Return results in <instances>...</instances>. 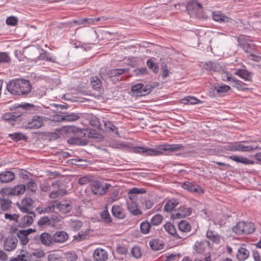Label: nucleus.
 Returning a JSON list of instances; mask_svg holds the SVG:
<instances>
[{
  "label": "nucleus",
  "instance_id": "09e8293b",
  "mask_svg": "<svg viewBox=\"0 0 261 261\" xmlns=\"http://www.w3.org/2000/svg\"><path fill=\"white\" fill-rule=\"evenodd\" d=\"M96 21V18H85L80 19L79 20H74V22L78 24H94Z\"/></svg>",
  "mask_w": 261,
  "mask_h": 261
},
{
  "label": "nucleus",
  "instance_id": "e433bc0d",
  "mask_svg": "<svg viewBox=\"0 0 261 261\" xmlns=\"http://www.w3.org/2000/svg\"><path fill=\"white\" fill-rule=\"evenodd\" d=\"M105 130L107 132L111 133H115L116 134H118V129L117 127L114 125L112 122L109 121H107L104 123Z\"/></svg>",
  "mask_w": 261,
  "mask_h": 261
},
{
  "label": "nucleus",
  "instance_id": "5701e85b",
  "mask_svg": "<svg viewBox=\"0 0 261 261\" xmlns=\"http://www.w3.org/2000/svg\"><path fill=\"white\" fill-rule=\"evenodd\" d=\"M228 158L238 163H242L244 165H252L254 164V161L240 155H230Z\"/></svg>",
  "mask_w": 261,
  "mask_h": 261
},
{
  "label": "nucleus",
  "instance_id": "cd10ccee",
  "mask_svg": "<svg viewBox=\"0 0 261 261\" xmlns=\"http://www.w3.org/2000/svg\"><path fill=\"white\" fill-rule=\"evenodd\" d=\"M179 203L178 200L175 198H172L168 200L165 206L164 211L167 212L172 211Z\"/></svg>",
  "mask_w": 261,
  "mask_h": 261
},
{
  "label": "nucleus",
  "instance_id": "49530a36",
  "mask_svg": "<svg viewBox=\"0 0 261 261\" xmlns=\"http://www.w3.org/2000/svg\"><path fill=\"white\" fill-rule=\"evenodd\" d=\"M19 107L23 109L24 110L29 111L30 113H33L39 109V107H35L34 105L28 103L21 105Z\"/></svg>",
  "mask_w": 261,
  "mask_h": 261
},
{
  "label": "nucleus",
  "instance_id": "338daca9",
  "mask_svg": "<svg viewBox=\"0 0 261 261\" xmlns=\"http://www.w3.org/2000/svg\"><path fill=\"white\" fill-rule=\"evenodd\" d=\"M71 226L72 228L74 230H79L81 229V228L83 226V223L80 220H75L72 222L71 224Z\"/></svg>",
  "mask_w": 261,
  "mask_h": 261
},
{
  "label": "nucleus",
  "instance_id": "c756f323",
  "mask_svg": "<svg viewBox=\"0 0 261 261\" xmlns=\"http://www.w3.org/2000/svg\"><path fill=\"white\" fill-rule=\"evenodd\" d=\"M178 228L182 232H189L192 229L191 224L186 220H182L178 223Z\"/></svg>",
  "mask_w": 261,
  "mask_h": 261
},
{
  "label": "nucleus",
  "instance_id": "8fccbe9b",
  "mask_svg": "<svg viewBox=\"0 0 261 261\" xmlns=\"http://www.w3.org/2000/svg\"><path fill=\"white\" fill-rule=\"evenodd\" d=\"M101 218L106 223L110 224L112 218L107 209L103 210L100 214Z\"/></svg>",
  "mask_w": 261,
  "mask_h": 261
},
{
  "label": "nucleus",
  "instance_id": "4468645a",
  "mask_svg": "<svg viewBox=\"0 0 261 261\" xmlns=\"http://www.w3.org/2000/svg\"><path fill=\"white\" fill-rule=\"evenodd\" d=\"M93 256L94 261H105L108 258V253L105 249L97 248L94 250Z\"/></svg>",
  "mask_w": 261,
  "mask_h": 261
},
{
  "label": "nucleus",
  "instance_id": "4be33fe9",
  "mask_svg": "<svg viewBox=\"0 0 261 261\" xmlns=\"http://www.w3.org/2000/svg\"><path fill=\"white\" fill-rule=\"evenodd\" d=\"M112 213L113 217L119 219H123L126 216L123 209L118 205H114L112 206Z\"/></svg>",
  "mask_w": 261,
  "mask_h": 261
},
{
  "label": "nucleus",
  "instance_id": "473e14b6",
  "mask_svg": "<svg viewBox=\"0 0 261 261\" xmlns=\"http://www.w3.org/2000/svg\"><path fill=\"white\" fill-rule=\"evenodd\" d=\"M37 225L40 228H43L46 226H49L53 225L51 223V220L47 216L41 217L38 221Z\"/></svg>",
  "mask_w": 261,
  "mask_h": 261
},
{
  "label": "nucleus",
  "instance_id": "dca6fc26",
  "mask_svg": "<svg viewBox=\"0 0 261 261\" xmlns=\"http://www.w3.org/2000/svg\"><path fill=\"white\" fill-rule=\"evenodd\" d=\"M36 216L33 215H25L22 217L18 223V227L20 228H24L31 226L33 222V218Z\"/></svg>",
  "mask_w": 261,
  "mask_h": 261
},
{
  "label": "nucleus",
  "instance_id": "20e7f679",
  "mask_svg": "<svg viewBox=\"0 0 261 261\" xmlns=\"http://www.w3.org/2000/svg\"><path fill=\"white\" fill-rule=\"evenodd\" d=\"M255 230L254 223L250 222H239L232 228L236 233L241 234H248L253 233Z\"/></svg>",
  "mask_w": 261,
  "mask_h": 261
},
{
  "label": "nucleus",
  "instance_id": "ddd939ff",
  "mask_svg": "<svg viewBox=\"0 0 261 261\" xmlns=\"http://www.w3.org/2000/svg\"><path fill=\"white\" fill-rule=\"evenodd\" d=\"M227 79L228 81L231 82L232 83V86L237 88L238 89L242 91H246L249 90L248 88L244 87V85H247V84L244 83L242 81L238 80L234 76L232 75H229L227 76Z\"/></svg>",
  "mask_w": 261,
  "mask_h": 261
},
{
  "label": "nucleus",
  "instance_id": "6e6552de",
  "mask_svg": "<svg viewBox=\"0 0 261 261\" xmlns=\"http://www.w3.org/2000/svg\"><path fill=\"white\" fill-rule=\"evenodd\" d=\"M234 74L239 76L247 82H251L252 81V76L253 73L248 70L245 66H243L241 68L234 69Z\"/></svg>",
  "mask_w": 261,
  "mask_h": 261
},
{
  "label": "nucleus",
  "instance_id": "72a5a7b5",
  "mask_svg": "<svg viewBox=\"0 0 261 261\" xmlns=\"http://www.w3.org/2000/svg\"><path fill=\"white\" fill-rule=\"evenodd\" d=\"M128 71L127 69L125 68H119V69H114L108 70V79L111 78L115 76H117L123 74L124 73Z\"/></svg>",
  "mask_w": 261,
  "mask_h": 261
},
{
  "label": "nucleus",
  "instance_id": "393cba45",
  "mask_svg": "<svg viewBox=\"0 0 261 261\" xmlns=\"http://www.w3.org/2000/svg\"><path fill=\"white\" fill-rule=\"evenodd\" d=\"M127 208L129 212L134 216H139L142 214L141 211L138 208L136 201H127Z\"/></svg>",
  "mask_w": 261,
  "mask_h": 261
},
{
  "label": "nucleus",
  "instance_id": "a18cd8bd",
  "mask_svg": "<svg viewBox=\"0 0 261 261\" xmlns=\"http://www.w3.org/2000/svg\"><path fill=\"white\" fill-rule=\"evenodd\" d=\"M206 237L215 243H219L220 237L218 234H214L212 230H208L206 233Z\"/></svg>",
  "mask_w": 261,
  "mask_h": 261
},
{
  "label": "nucleus",
  "instance_id": "bf43d9fd",
  "mask_svg": "<svg viewBox=\"0 0 261 261\" xmlns=\"http://www.w3.org/2000/svg\"><path fill=\"white\" fill-rule=\"evenodd\" d=\"M0 193L3 196L13 195V188H3L0 191Z\"/></svg>",
  "mask_w": 261,
  "mask_h": 261
},
{
  "label": "nucleus",
  "instance_id": "412c9836",
  "mask_svg": "<svg viewBox=\"0 0 261 261\" xmlns=\"http://www.w3.org/2000/svg\"><path fill=\"white\" fill-rule=\"evenodd\" d=\"M41 243L46 246H50L54 243L52 236L48 232H43L39 237Z\"/></svg>",
  "mask_w": 261,
  "mask_h": 261
},
{
  "label": "nucleus",
  "instance_id": "7ed1b4c3",
  "mask_svg": "<svg viewBox=\"0 0 261 261\" xmlns=\"http://www.w3.org/2000/svg\"><path fill=\"white\" fill-rule=\"evenodd\" d=\"M258 146L255 142H235L228 143L223 147L224 150L230 151L249 152L257 149Z\"/></svg>",
  "mask_w": 261,
  "mask_h": 261
},
{
  "label": "nucleus",
  "instance_id": "2f4dec72",
  "mask_svg": "<svg viewBox=\"0 0 261 261\" xmlns=\"http://www.w3.org/2000/svg\"><path fill=\"white\" fill-rule=\"evenodd\" d=\"M9 137L14 141L18 142L20 140L27 141L28 137L21 132H16L9 135Z\"/></svg>",
  "mask_w": 261,
  "mask_h": 261
},
{
  "label": "nucleus",
  "instance_id": "5fc2aeb1",
  "mask_svg": "<svg viewBox=\"0 0 261 261\" xmlns=\"http://www.w3.org/2000/svg\"><path fill=\"white\" fill-rule=\"evenodd\" d=\"M57 208L64 213H67L71 210V206L69 203H59L57 204Z\"/></svg>",
  "mask_w": 261,
  "mask_h": 261
},
{
  "label": "nucleus",
  "instance_id": "7c9ffc66",
  "mask_svg": "<svg viewBox=\"0 0 261 261\" xmlns=\"http://www.w3.org/2000/svg\"><path fill=\"white\" fill-rule=\"evenodd\" d=\"M249 256V252L245 248L241 247L237 255V257L240 261H244Z\"/></svg>",
  "mask_w": 261,
  "mask_h": 261
},
{
  "label": "nucleus",
  "instance_id": "f704fd0d",
  "mask_svg": "<svg viewBox=\"0 0 261 261\" xmlns=\"http://www.w3.org/2000/svg\"><path fill=\"white\" fill-rule=\"evenodd\" d=\"M90 83L93 89L98 90V91L101 89L102 83L98 77L96 76L91 77Z\"/></svg>",
  "mask_w": 261,
  "mask_h": 261
},
{
  "label": "nucleus",
  "instance_id": "2eb2a0df",
  "mask_svg": "<svg viewBox=\"0 0 261 261\" xmlns=\"http://www.w3.org/2000/svg\"><path fill=\"white\" fill-rule=\"evenodd\" d=\"M209 245V242L206 240L196 241L193 246V249L197 254H203Z\"/></svg>",
  "mask_w": 261,
  "mask_h": 261
},
{
  "label": "nucleus",
  "instance_id": "6e6d98bb",
  "mask_svg": "<svg viewBox=\"0 0 261 261\" xmlns=\"http://www.w3.org/2000/svg\"><path fill=\"white\" fill-rule=\"evenodd\" d=\"M148 67L151 69L155 73L158 72L159 66L155 64L151 59H149L146 62Z\"/></svg>",
  "mask_w": 261,
  "mask_h": 261
},
{
  "label": "nucleus",
  "instance_id": "13d9d810",
  "mask_svg": "<svg viewBox=\"0 0 261 261\" xmlns=\"http://www.w3.org/2000/svg\"><path fill=\"white\" fill-rule=\"evenodd\" d=\"M24 206L29 207L30 209L32 208V207L34 203V201L31 198H24L21 202Z\"/></svg>",
  "mask_w": 261,
  "mask_h": 261
},
{
  "label": "nucleus",
  "instance_id": "680f3d73",
  "mask_svg": "<svg viewBox=\"0 0 261 261\" xmlns=\"http://www.w3.org/2000/svg\"><path fill=\"white\" fill-rule=\"evenodd\" d=\"M88 237V234L87 232L81 231L77 235L74 236V238L76 241L80 242L86 239Z\"/></svg>",
  "mask_w": 261,
  "mask_h": 261
},
{
  "label": "nucleus",
  "instance_id": "b1692460",
  "mask_svg": "<svg viewBox=\"0 0 261 261\" xmlns=\"http://www.w3.org/2000/svg\"><path fill=\"white\" fill-rule=\"evenodd\" d=\"M202 67L206 71L215 72L219 71L221 68L218 63L212 61H208L204 63L202 65Z\"/></svg>",
  "mask_w": 261,
  "mask_h": 261
},
{
  "label": "nucleus",
  "instance_id": "9b49d317",
  "mask_svg": "<svg viewBox=\"0 0 261 261\" xmlns=\"http://www.w3.org/2000/svg\"><path fill=\"white\" fill-rule=\"evenodd\" d=\"M192 211L191 208L181 206L178 207L177 211H175V213L172 214L171 217L174 219L185 218L187 216H190L192 213Z\"/></svg>",
  "mask_w": 261,
  "mask_h": 261
},
{
  "label": "nucleus",
  "instance_id": "4d7b16f0",
  "mask_svg": "<svg viewBox=\"0 0 261 261\" xmlns=\"http://www.w3.org/2000/svg\"><path fill=\"white\" fill-rule=\"evenodd\" d=\"M131 253L133 256L136 258H139L142 256L141 249L138 246H134L132 248Z\"/></svg>",
  "mask_w": 261,
  "mask_h": 261
},
{
  "label": "nucleus",
  "instance_id": "de8ad7c7",
  "mask_svg": "<svg viewBox=\"0 0 261 261\" xmlns=\"http://www.w3.org/2000/svg\"><path fill=\"white\" fill-rule=\"evenodd\" d=\"M163 219V218L161 215L156 214L151 219L150 223L151 224V226H158L162 223Z\"/></svg>",
  "mask_w": 261,
  "mask_h": 261
},
{
  "label": "nucleus",
  "instance_id": "bb28decb",
  "mask_svg": "<svg viewBox=\"0 0 261 261\" xmlns=\"http://www.w3.org/2000/svg\"><path fill=\"white\" fill-rule=\"evenodd\" d=\"M149 246L154 251H158L163 249L164 246V242L159 239H153L150 241Z\"/></svg>",
  "mask_w": 261,
  "mask_h": 261
},
{
  "label": "nucleus",
  "instance_id": "0e129e2a",
  "mask_svg": "<svg viewBox=\"0 0 261 261\" xmlns=\"http://www.w3.org/2000/svg\"><path fill=\"white\" fill-rule=\"evenodd\" d=\"M5 218L6 219H9L11 221H14L18 223V219L19 218V215L18 214H10L6 213L5 214Z\"/></svg>",
  "mask_w": 261,
  "mask_h": 261
},
{
  "label": "nucleus",
  "instance_id": "e2e57ef3",
  "mask_svg": "<svg viewBox=\"0 0 261 261\" xmlns=\"http://www.w3.org/2000/svg\"><path fill=\"white\" fill-rule=\"evenodd\" d=\"M141 90V93L140 94L141 95V96H145L150 93L152 91L151 87L149 86V84H147L146 85L143 84Z\"/></svg>",
  "mask_w": 261,
  "mask_h": 261
},
{
  "label": "nucleus",
  "instance_id": "39448f33",
  "mask_svg": "<svg viewBox=\"0 0 261 261\" xmlns=\"http://www.w3.org/2000/svg\"><path fill=\"white\" fill-rule=\"evenodd\" d=\"M238 42L239 45L246 54L251 55L257 53L256 46L252 43V41L249 40L248 37L240 36L238 37Z\"/></svg>",
  "mask_w": 261,
  "mask_h": 261
},
{
  "label": "nucleus",
  "instance_id": "c85d7f7f",
  "mask_svg": "<svg viewBox=\"0 0 261 261\" xmlns=\"http://www.w3.org/2000/svg\"><path fill=\"white\" fill-rule=\"evenodd\" d=\"M213 88L214 91H216L219 95H221L227 92L230 89V87L226 85H221L219 83H216L213 86Z\"/></svg>",
  "mask_w": 261,
  "mask_h": 261
},
{
  "label": "nucleus",
  "instance_id": "f3484780",
  "mask_svg": "<svg viewBox=\"0 0 261 261\" xmlns=\"http://www.w3.org/2000/svg\"><path fill=\"white\" fill-rule=\"evenodd\" d=\"M21 114L18 112H7L4 114L2 116V119L10 124L14 125V122L15 121L16 119L19 117Z\"/></svg>",
  "mask_w": 261,
  "mask_h": 261
},
{
  "label": "nucleus",
  "instance_id": "f03ea898",
  "mask_svg": "<svg viewBox=\"0 0 261 261\" xmlns=\"http://www.w3.org/2000/svg\"><path fill=\"white\" fill-rule=\"evenodd\" d=\"M32 86L28 80L16 79L7 84V89L12 94L26 96L31 91Z\"/></svg>",
  "mask_w": 261,
  "mask_h": 261
},
{
  "label": "nucleus",
  "instance_id": "3c124183",
  "mask_svg": "<svg viewBox=\"0 0 261 261\" xmlns=\"http://www.w3.org/2000/svg\"><path fill=\"white\" fill-rule=\"evenodd\" d=\"M11 58L9 53L7 52H0V64L10 63Z\"/></svg>",
  "mask_w": 261,
  "mask_h": 261
},
{
  "label": "nucleus",
  "instance_id": "603ef678",
  "mask_svg": "<svg viewBox=\"0 0 261 261\" xmlns=\"http://www.w3.org/2000/svg\"><path fill=\"white\" fill-rule=\"evenodd\" d=\"M16 205L22 213H27L29 215H33L34 216H36V214L34 212L30 211V209L29 207L24 206L21 202V203H17Z\"/></svg>",
  "mask_w": 261,
  "mask_h": 261
},
{
  "label": "nucleus",
  "instance_id": "37998d69",
  "mask_svg": "<svg viewBox=\"0 0 261 261\" xmlns=\"http://www.w3.org/2000/svg\"><path fill=\"white\" fill-rule=\"evenodd\" d=\"M151 227V224L147 221H144L140 224V230L143 234L148 233Z\"/></svg>",
  "mask_w": 261,
  "mask_h": 261
},
{
  "label": "nucleus",
  "instance_id": "1a4fd4ad",
  "mask_svg": "<svg viewBox=\"0 0 261 261\" xmlns=\"http://www.w3.org/2000/svg\"><path fill=\"white\" fill-rule=\"evenodd\" d=\"M57 121L73 122L80 118V114L75 113H63L62 115H57Z\"/></svg>",
  "mask_w": 261,
  "mask_h": 261
},
{
  "label": "nucleus",
  "instance_id": "9d476101",
  "mask_svg": "<svg viewBox=\"0 0 261 261\" xmlns=\"http://www.w3.org/2000/svg\"><path fill=\"white\" fill-rule=\"evenodd\" d=\"M181 187L191 193H196L199 194H202L204 193V190L199 185L190 181L184 182L181 185Z\"/></svg>",
  "mask_w": 261,
  "mask_h": 261
},
{
  "label": "nucleus",
  "instance_id": "f257e3e1",
  "mask_svg": "<svg viewBox=\"0 0 261 261\" xmlns=\"http://www.w3.org/2000/svg\"><path fill=\"white\" fill-rule=\"evenodd\" d=\"M186 147L181 144H164L157 145L155 148H150L146 147L135 146L133 147V151L141 153L144 155L158 156L163 154V151L168 152L184 151Z\"/></svg>",
  "mask_w": 261,
  "mask_h": 261
},
{
  "label": "nucleus",
  "instance_id": "774afa93",
  "mask_svg": "<svg viewBox=\"0 0 261 261\" xmlns=\"http://www.w3.org/2000/svg\"><path fill=\"white\" fill-rule=\"evenodd\" d=\"M91 181L90 178L88 176H84L80 177L78 179V184L81 185H84L90 183Z\"/></svg>",
  "mask_w": 261,
  "mask_h": 261
},
{
  "label": "nucleus",
  "instance_id": "0eeeda50",
  "mask_svg": "<svg viewBox=\"0 0 261 261\" xmlns=\"http://www.w3.org/2000/svg\"><path fill=\"white\" fill-rule=\"evenodd\" d=\"M45 117L35 115L33 117L31 120L28 122L24 126L25 129H38L44 125L43 121Z\"/></svg>",
  "mask_w": 261,
  "mask_h": 261
},
{
  "label": "nucleus",
  "instance_id": "a211bd4d",
  "mask_svg": "<svg viewBox=\"0 0 261 261\" xmlns=\"http://www.w3.org/2000/svg\"><path fill=\"white\" fill-rule=\"evenodd\" d=\"M163 227L165 230L170 235L173 236L176 239H186V238H184L183 237L180 236L178 235L176 232V230L175 228V226L173 224H172L170 222H166L164 225Z\"/></svg>",
  "mask_w": 261,
  "mask_h": 261
},
{
  "label": "nucleus",
  "instance_id": "79ce46f5",
  "mask_svg": "<svg viewBox=\"0 0 261 261\" xmlns=\"http://www.w3.org/2000/svg\"><path fill=\"white\" fill-rule=\"evenodd\" d=\"M17 236L22 245H25L28 243L29 241L28 236L25 233H24L23 231L21 230H18V232H17Z\"/></svg>",
  "mask_w": 261,
  "mask_h": 261
},
{
  "label": "nucleus",
  "instance_id": "c9c22d12",
  "mask_svg": "<svg viewBox=\"0 0 261 261\" xmlns=\"http://www.w3.org/2000/svg\"><path fill=\"white\" fill-rule=\"evenodd\" d=\"M182 103L185 105H195L201 103V101L194 96H188L181 99Z\"/></svg>",
  "mask_w": 261,
  "mask_h": 261
},
{
  "label": "nucleus",
  "instance_id": "6ab92c4d",
  "mask_svg": "<svg viewBox=\"0 0 261 261\" xmlns=\"http://www.w3.org/2000/svg\"><path fill=\"white\" fill-rule=\"evenodd\" d=\"M52 237L54 243H61L64 242L68 239V235L64 231H58Z\"/></svg>",
  "mask_w": 261,
  "mask_h": 261
},
{
  "label": "nucleus",
  "instance_id": "052dcab7",
  "mask_svg": "<svg viewBox=\"0 0 261 261\" xmlns=\"http://www.w3.org/2000/svg\"><path fill=\"white\" fill-rule=\"evenodd\" d=\"M18 18L15 16L8 17L6 19V23L8 25L15 26L17 24Z\"/></svg>",
  "mask_w": 261,
  "mask_h": 261
},
{
  "label": "nucleus",
  "instance_id": "4c0bfd02",
  "mask_svg": "<svg viewBox=\"0 0 261 261\" xmlns=\"http://www.w3.org/2000/svg\"><path fill=\"white\" fill-rule=\"evenodd\" d=\"M67 143L71 145H85L87 142L86 140H82L78 137H71L67 140Z\"/></svg>",
  "mask_w": 261,
  "mask_h": 261
},
{
  "label": "nucleus",
  "instance_id": "a19ab883",
  "mask_svg": "<svg viewBox=\"0 0 261 261\" xmlns=\"http://www.w3.org/2000/svg\"><path fill=\"white\" fill-rule=\"evenodd\" d=\"M142 86L143 84L142 83H138L132 85L130 88V91L133 93V95L136 96H141L140 94L141 93Z\"/></svg>",
  "mask_w": 261,
  "mask_h": 261
},
{
  "label": "nucleus",
  "instance_id": "864d4df0",
  "mask_svg": "<svg viewBox=\"0 0 261 261\" xmlns=\"http://www.w3.org/2000/svg\"><path fill=\"white\" fill-rule=\"evenodd\" d=\"M57 208L64 213H67L71 210V206L69 203H59L57 204Z\"/></svg>",
  "mask_w": 261,
  "mask_h": 261
},
{
  "label": "nucleus",
  "instance_id": "aec40b11",
  "mask_svg": "<svg viewBox=\"0 0 261 261\" xmlns=\"http://www.w3.org/2000/svg\"><path fill=\"white\" fill-rule=\"evenodd\" d=\"M15 174L10 171H6L0 173V182L8 183L15 179Z\"/></svg>",
  "mask_w": 261,
  "mask_h": 261
},
{
  "label": "nucleus",
  "instance_id": "423d86ee",
  "mask_svg": "<svg viewBox=\"0 0 261 261\" xmlns=\"http://www.w3.org/2000/svg\"><path fill=\"white\" fill-rule=\"evenodd\" d=\"M110 186L109 184L103 185L99 181H94L91 184V190L95 195H103L107 193Z\"/></svg>",
  "mask_w": 261,
  "mask_h": 261
},
{
  "label": "nucleus",
  "instance_id": "f8f14e48",
  "mask_svg": "<svg viewBox=\"0 0 261 261\" xmlns=\"http://www.w3.org/2000/svg\"><path fill=\"white\" fill-rule=\"evenodd\" d=\"M17 242L18 240L16 237H8L4 241V248L7 251H12L16 248Z\"/></svg>",
  "mask_w": 261,
  "mask_h": 261
},
{
  "label": "nucleus",
  "instance_id": "ea45409f",
  "mask_svg": "<svg viewBox=\"0 0 261 261\" xmlns=\"http://www.w3.org/2000/svg\"><path fill=\"white\" fill-rule=\"evenodd\" d=\"M12 188L13 196L22 195L25 191V186L23 184L18 185Z\"/></svg>",
  "mask_w": 261,
  "mask_h": 261
},
{
  "label": "nucleus",
  "instance_id": "69168bd1",
  "mask_svg": "<svg viewBox=\"0 0 261 261\" xmlns=\"http://www.w3.org/2000/svg\"><path fill=\"white\" fill-rule=\"evenodd\" d=\"M99 74L103 80H107L108 79V70L106 67H102L99 70Z\"/></svg>",
  "mask_w": 261,
  "mask_h": 261
},
{
  "label": "nucleus",
  "instance_id": "a878e982",
  "mask_svg": "<svg viewBox=\"0 0 261 261\" xmlns=\"http://www.w3.org/2000/svg\"><path fill=\"white\" fill-rule=\"evenodd\" d=\"M25 190L27 191L28 194L30 196L33 195L36 191L37 185L34 179L31 178L30 180L26 183Z\"/></svg>",
  "mask_w": 261,
  "mask_h": 261
},
{
  "label": "nucleus",
  "instance_id": "c03bdc74",
  "mask_svg": "<svg viewBox=\"0 0 261 261\" xmlns=\"http://www.w3.org/2000/svg\"><path fill=\"white\" fill-rule=\"evenodd\" d=\"M43 51L42 54H40L39 59L40 60H43L45 61H48L52 63L56 62V58L51 57L49 56V54L46 51L42 50Z\"/></svg>",
  "mask_w": 261,
  "mask_h": 261
},
{
  "label": "nucleus",
  "instance_id": "58836bf2",
  "mask_svg": "<svg viewBox=\"0 0 261 261\" xmlns=\"http://www.w3.org/2000/svg\"><path fill=\"white\" fill-rule=\"evenodd\" d=\"M11 201L8 198H0V205L2 210L4 211H8L11 207Z\"/></svg>",
  "mask_w": 261,
  "mask_h": 261
}]
</instances>
